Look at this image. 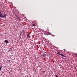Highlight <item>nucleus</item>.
Here are the masks:
<instances>
[{
  "instance_id": "obj_4",
  "label": "nucleus",
  "mask_w": 77,
  "mask_h": 77,
  "mask_svg": "<svg viewBox=\"0 0 77 77\" xmlns=\"http://www.w3.org/2000/svg\"><path fill=\"white\" fill-rule=\"evenodd\" d=\"M28 35H27V36L28 37H29V38H30V35L29 34V32H27Z\"/></svg>"
},
{
  "instance_id": "obj_13",
  "label": "nucleus",
  "mask_w": 77,
  "mask_h": 77,
  "mask_svg": "<svg viewBox=\"0 0 77 77\" xmlns=\"http://www.w3.org/2000/svg\"><path fill=\"white\" fill-rule=\"evenodd\" d=\"M1 14V12L0 11V14Z\"/></svg>"
},
{
  "instance_id": "obj_3",
  "label": "nucleus",
  "mask_w": 77,
  "mask_h": 77,
  "mask_svg": "<svg viewBox=\"0 0 77 77\" xmlns=\"http://www.w3.org/2000/svg\"><path fill=\"white\" fill-rule=\"evenodd\" d=\"M46 35H51V34L49 32H47L46 33Z\"/></svg>"
},
{
  "instance_id": "obj_11",
  "label": "nucleus",
  "mask_w": 77,
  "mask_h": 77,
  "mask_svg": "<svg viewBox=\"0 0 77 77\" xmlns=\"http://www.w3.org/2000/svg\"><path fill=\"white\" fill-rule=\"evenodd\" d=\"M75 54V55H76V57H77V54Z\"/></svg>"
},
{
  "instance_id": "obj_10",
  "label": "nucleus",
  "mask_w": 77,
  "mask_h": 77,
  "mask_svg": "<svg viewBox=\"0 0 77 77\" xmlns=\"http://www.w3.org/2000/svg\"><path fill=\"white\" fill-rule=\"evenodd\" d=\"M2 70V67H0V70Z\"/></svg>"
},
{
  "instance_id": "obj_9",
  "label": "nucleus",
  "mask_w": 77,
  "mask_h": 77,
  "mask_svg": "<svg viewBox=\"0 0 77 77\" xmlns=\"http://www.w3.org/2000/svg\"><path fill=\"white\" fill-rule=\"evenodd\" d=\"M32 25L33 26H35V23H33Z\"/></svg>"
},
{
  "instance_id": "obj_2",
  "label": "nucleus",
  "mask_w": 77,
  "mask_h": 77,
  "mask_svg": "<svg viewBox=\"0 0 77 77\" xmlns=\"http://www.w3.org/2000/svg\"><path fill=\"white\" fill-rule=\"evenodd\" d=\"M57 54L59 55H61L62 57H66V56H65L64 55L62 54H60V52H58L57 53Z\"/></svg>"
},
{
  "instance_id": "obj_5",
  "label": "nucleus",
  "mask_w": 77,
  "mask_h": 77,
  "mask_svg": "<svg viewBox=\"0 0 77 77\" xmlns=\"http://www.w3.org/2000/svg\"><path fill=\"white\" fill-rule=\"evenodd\" d=\"M4 42H6L7 44H8V41L6 40L4 41Z\"/></svg>"
},
{
  "instance_id": "obj_12",
  "label": "nucleus",
  "mask_w": 77,
  "mask_h": 77,
  "mask_svg": "<svg viewBox=\"0 0 77 77\" xmlns=\"http://www.w3.org/2000/svg\"><path fill=\"white\" fill-rule=\"evenodd\" d=\"M10 50H11V51H12V49L10 48Z\"/></svg>"
},
{
  "instance_id": "obj_1",
  "label": "nucleus",
  "mask_w": 77,
  "mask_h": 77,
  "mask_svg": "<svg viewBox=\"0 0 77 77\" xmlns=\"http://www.w3.org/2000/svg\"><path fill=\"white\" fill-rule=\"evenodd\" d=\"M0 17H1V18H6V14H5L3 16V14H0Z\"/></svg>"
},
{
  "instance_id": "obj_6",
  "label": "nucleus",
  "mask_w": 77,
  "mask_h": 77,
  "mask_svg": "<svg viewBox=\"0 0 77 77\" xmlns=\"http://www.w3.org/2000/svg\"><path fill=\"white\" fill-rule=\"evenodd\" d=\"M15 16H16L17 19V20H20V18H19V17H18V16H17V15H15Z\"/></svg>"
},
{
  "instance_id": "obj_8",
  "label": "nucleus",
  "mask_w": 77,
  "mask_h": 77,
  "mask_svg": "<svg viewBox=\"0 0 77 77\" xmlns=\"http://www.w3.org/2000/svg\"><path fill=\"white\" fill-rule=\"evenodd\" d=\"M23 34H24V35H25V32H24V31H23Z\"/></svg>"
},
{
  "instance_id": "obj_7",
  "label": "nucleus",
  "mask_w": 77,
  "mask_h": 77,
  "mask_svg": "<svg viewBox=\"0 0 77 77\" xmlns=\"http://www.w3.org/2000/svg\"><path fill=\"white\" fill-rule=\"evenodd\" d=\"M43 57H46V56H47V55H46L45 54H43Z\"/></svg>"
}]
</instances>
